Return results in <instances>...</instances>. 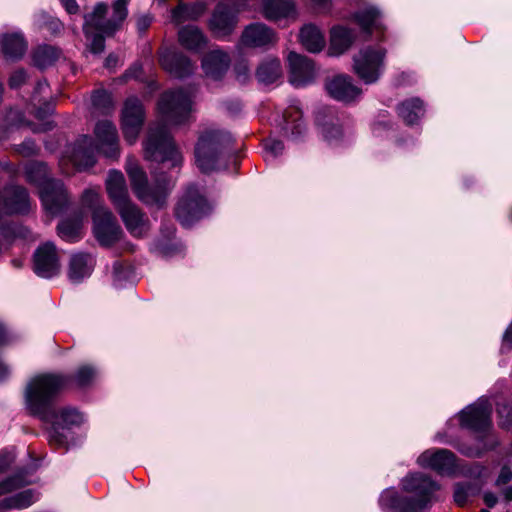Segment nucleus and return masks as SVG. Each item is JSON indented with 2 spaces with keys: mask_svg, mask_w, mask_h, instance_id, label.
I'll return each instance as SVG.
<instances>
[{
  "mask_svg": "<svg viewBox=\"0 0 512 512\" xmlns=\"http://www.w3.org/2000/svg\"><path fill=\"white\" fill-rule=\"evenodd\" d=\"M95 266L94 258L87 253H77L71 256L68 268V278L73 283H80L92 274Z\"/></svg>",
  "mask_w": 512,
  "mask_h": 512,
  "instance_id": "obj_26",
  "label": "nucleus"
},
{
  "mask_svg": "<svg viewBox=\"0 0 512 512\" xmlns=\"http://www.w3.org/2000/svg\"><path fill=\"white\" fill-rule=\"evenodd\" d=\"M232 141L230 133L207 128L197 139L194 149L195 164L203 173H210L217 169L219 159L224 148Z\"/></svg>",
  "mask_w": 512,
  "mask_h": 512,
  "instance_id": "obj_7",
  "label": "nucleus"
},
{
  "mask_svg": "<svg viewBox=\"0 0 512 512\" xmlns=\"http://www.w3.org/2000/svg\"><path fill=\"white\" fill-rule=\"evenodd\" d=\"M6 340V328L3 323L0 322V344Z\"/></svg>",
  "mask_w": 512,
  "mask_h": 512,
  "instance_id": "obj_64",
  "label": "nucleus"
},
{
  "mask_svg": "<svg viewBox=\"0 0 512 512\" xmlns=\"http://www.w3.org/2000/svg\"><path fill=\"white\" fill-rule=\"evenodd\" d=\"M161 66L171 75L183 78L193 73L195 67L184 54L167 50L160 56Z\"/></svg>",
  "mask_w": 512,
  "mask_h": 512,
  "instance_id": "obj_23",
  "label": "nucleus"
},
{
  "mask_svg": "<svg viewBox=\"0 0 512 512\" xmlns=\"http://www.w3.org/2000/svg\"><path fill=\"white\" fill-rule=\"evenodd\" d=\"M288 63L292 85L303 87L313 82L316 71L312 60L296 52H290Z\"/></svg>",
  "mask_w": 512,
  "mask_h": 512,
  "instance_id": "obj_20",
  "label": "nucleus"
},
{
  "mask_svg": "<svg viewBox=\"0 0 512 512\" xmlns=\"http://www.w3.org/2000/svg\"><path fill=\"white\" fill-rule=\"evenodd\" d=\"M93 234L102 246L117 242L123 231L109 208H98L92 215Z\"/></svg>",
  "mask_w": 512,
  "mask_h": 512,
  "instance_id": "obj_13",
  "label": "nucleus"
},
{
  "mask_svg": "<svg viewBox=\"0 0 512 512\" xmlns=\"http://www.w3.org/2000/svg\"><path fill=\"white\" fill-rule=\"evenodd\" d=\"M229 66V55L220 49L210 51L202 59V68L206 76L214 80L221 79Z\"/></svg>",
  "mask_w": 512,
  "mask_h": 512,
  "instance_id": "obj_24",
  "label": "nucleus"
},
{
  "mask_svg": "<svg viewBox=\"0 0 512 512\" xmlns=\"http://www.w3.org/2000/svg\"><path fill=\"white\" fill-rule=\"evenodd\" d=\"M299 41L310 53H319L326 45L324 33L318 26L312 23L305 24L301 27L299 31Z\"/></svg>",
  "mask_w": 512,
  "mask_h": 512,
  "instance_id": "obj_28",
  "label": "nucleus"
},
{
  "mask_svg": "<svg viewBox=\"0 0 512 512\" xmlns=\"http://www.w3.org/2000/svg\"><path fill=\"white\" fill-rule=\"evenodd\" d=\"M158 110L165 122L171 125L184 124L192 112V92L182 89L165 92L158 102Z\"/></svg>",
  "mask_w": 512,
  "mask_h": 512,
  "instance_id": "obj_9",
  "label": "nucleus"
},
{
  "mask_svg": "<svg viewBox=\"0 0 512 512\" xmlns=\"http://www.w3.org/2000/svg\"><path fill=\"white\" fill-rule=\"evenodd\" d=\"M502 494L506 501H512V485L503 489Z\"/></svg>",
  "mask_w": 512,
  "mask_h": 512,
  "instance_id": "obj_62",
  "label": "nucleus"
},
{
  "mask_svg": "<svg viewBox=\"0 0 512 512\" xmlns=\"http://www.w3.org/2000/svg\"><path fill=\"white\" fill-rule=\"evenodd\" d=\"M53 416L51 420H43L52 426L49 441L56 446H64L66 444V437L58 430L79 426L84 421V417L77 409L71 407L59 409L54 407Z\"/></svg>",
  "mask_w": 512,
  "mask_h": 512,
  "instance_id": "obj_15",
  "label": "nucleus"
},
{
  "mask_svg": "<svg viewBox=\"0 0 512 512\" xmlns=\"http://www.w3.org/2000/svg\"><path fill=\"white\" fill-rule=\"evenodd\" d=\"M26 178L39 188L44 209L56 215L68 203V195L61 181L49 177L48 167L41 162L30 163L25 168Z\"/></svg>",
  "mask_w": 512,
  "mask_h": 512,
  "instance_id": "obj_6",
  "label": "nucleus"
},
{
  "mask_svg": "<svg viewBox=\"0 0 512 512\" xmlns=\"http://www.w3.org/2000/svg\"><path fill=\"white\" fill-rule=\"evenodd\" d=\"M129 0H116L112 4V15L106 18L108 12L107 4L103 2L97 3L93 11L84 16L83 30L88 36L92 30H98L106 33L108 36L113 35L120 29L128 15Z\"/></svg>",
  "mask_w": 512,
  "mask_h": 512,
  "instance_id": "obj_8",
  "label": "nucleus"
},
{
  "mask_svg": "<svg viewBox=\"0 0 512 512\" xmlns=\"http://www.w3.org/2000/svg\"><path fill=\"white\" fill-rule=\"evenodd\" d=\"M82 203L85 207L89 208L92 212V214L97 210L98 208H107L103 200L101 199V196L99 194L98 189L89 188L86 189L83 192L82 195Z\"/></svg>",
  "mask_w": 512,
  "mask_h": 512,
  "instance_id": "obj_40",
  "label": "nucleus"
},
{
  "mask_svg": "<svg viewBox=\"0 0 512 512\" xmlns=\"http://www.w3.org/2000/svg\"><path fill=\"white\" fill-rule=\"evenodd\" d=\"M205 10V6L201 3L193 5L179 4L172 10V20L180 24L186 20H195L200 17Z\"/></svg>",
  "mask_w": 512,
  "mask_h": 512,
  "instance_id": "obj_38",
  "label": "nucleus"
},
{
  "mask_svg": "<svg viewBox=\"0 0 512 512\" xmlns=\"http://www.w3.org/2000/svg\"><path fill=\"white\" fill-rule=\"evenodd\" d=\"M48 88V83L46 81H39L35 88L34 94L32 96V100L34 102H40L41 99L37 98V95L43 93Z\"/></svg>",
  "mask_w": 512,
  "mask_h": 512,
  "instance_id": "obj_56",
  "label": "nucleus"
},
{
  "mask_svg": "<svg viewBox=\"0 0 512 512\" xmlns=\"http://www.w3.org/2000/svg\"><path fill=\"white\" fill-rule=\"evenodd\" d=\"M37 145L31 139H27L23 141L20 145L17 146L16 151L23 156H32L37 153Z\"/></svg>",
  "mask_w": 512,
  "mask_h": 512,
  "instance_id": "obj_49",
  "label": "nucleus"
},
{
  "mask_svg": "<svg viewBox=\"0 0 512 512\" xmlns=\"http://www.w3.org/2000/svg\"><path fill=\"white\" fill-rule=\"evenodd\" d=\"M497 414L499 416V426L509 428L512 424V404L508 401L499 403Z\"/></svg>",
  "mask_w": 512,
  "mask_h": 512,
  "instance_id": "obj_44",
  "label": "nucleus"
},
{
  "mask_svg": "<svg viewBox=\"0 0 512 512\" xmlns=\"http://www.w3.org/2000/svg\"><path fill=\"white\" fill-rule=\"evenodd\" d=\"M106 190L115 209L131 202L124 175L119 171L109 172L106 179Z\"/></svg>",
  "mask_w": 512,
  "mask_h": 512,
  "instance_id": "obj_25",
  "label": "nucleus"
},
{
  "mask_svg": "<svg viewBox=\"0 0 512 512\" xmlns=\"http://www.w3.org/2000/svg\"><path fill=\"white\" fill-rule=\"evenodd\" d=\"M260 12L266 20L272 22L296 21L299 16L295 0H262Z\"/></svg>",
  "mask_w": 512,
  "mask_h": 512,
  "instance_id": "obj_19",
  "label": "nucleus"
},
{
  "mask_svg": "<svg viewBox=\"0 0 512 512\" xmlns=\"http://www.w3.org/2000/svg\"><path fill=\"white\" fill-rule=\"evenodd\" d=\"M398 113L408 125H412L424 114L423 103L418 98L407 100L398 107Z\"/></svg>",
  "mask_w": 512,
  "mask_h": 512,
  "instance_id": "obj_36",
  "label": "nucleus"
},
{
  "mask_svg": "<svg viewBox=\"0 0 512 512\" xmlns=\"http://www.w3.org/2000/svg\"><path fill=\"white\" fill-rule=\"evenodd\" d=\"M97 377V370L90 365H83L77 369L74 375L76 384L80 387L90 385Z\"/></svg>",
  "mask_w": 512,
  "mask_h": 512,
  "instance_id": "obj_41",
  "label": "nucleus"
},
{
  "mask_svg": "<svg viewBox=\"0 0 512 512\" xmlns=\"http://www.w3.org/2000/svg\"><path fill=\"white\" fill-rule=\"evenodd\" d=\"M236 77L240 82H246L250 77V67L246 61H241L235 66Z\"/></svg>",
  "mask_w": 512,
  "mask_h": 512,
  "instance_id": "obj_51",
  "label": "nucleus"
},
{
  "mask_svg": "<svg viewBox=\"0 0 512 512\" xmlns=\"http://www.w3.org/2000/svg\"><path fill=\"white\" fill-rule=\"evenodd\" d=\"M313 5L316 7L324 8L327 7L330 3V0H311Z\"/></svg>",
  "mask_w": 512,
  "mask_h": 512,
  "instance_id": "obj_63",
  "label": "nucleus"
},
{
  "mask_svg": "<svg viewBox=\"0 0 512 512\" xmlns=\"http://www.w3.org/2000/svg\"><path fill=\"white\" fill-rule=\"evenodd\" d=\"M210 210L209 203L199 189L190 185L180 198L175 209V215L184 227H189L206 216Z\"/></svg>",
  "mask_w": 512,
  "mask_h": 512,
  "instance_id": "obj_11",
  "label": "nucleus"
},
{
  "mask_svg": "<svg viewBox=\"0 0 512 512\" xmlns=\"http://www.w3.org/2000/svg\"><path fill=\"white\" fill-rule=\"evenodd\" d=\"M325 89L330 97L345 103L355 101L362 94L361 88L353 83L350 76L344 74L328 78L325 82Z\"/></svg>",
  "mask_w": 512,
  "mask_h": 512,
  "instance_id": "obj_18",
  "label": "nucleus"
},
{
  "mask_svg": "<svg viewBox=\"0 0 512 512\" xmlns=\"http://www.w3.org/2000/svg\"><path fill=\"white\" fill-rule=\"evenodd\" d=\"M317 124L324 139L329 143H333L339 140L342 136V129L339 124V119L333 114H329L323 117L321 114H318Z\"/></svg>",
  "mask_w": 512,
  "mask_h": 512,
  "instance_id": "obj_32",
  "label": "nucleus"
},
{
  "mask_svg": "<svg viewBox=\"0 0 512 512\" xmlns=\"http://www.w3.org/2000/svg\"><path fill=\"white\" fill-rule=\"evenodd\" d=\"M301 118V112L297 109H291L284 114L285 125L283 130L285 135L291 140H297L305 131Z\"/></svg>",
  "mask_w": 512,
  "mask_h": 512,
  "instance_id": "obj_34",
  "label": "nucleus"
},
{
  "mask_svg": "<svg viewBox=\"0 0 512 512\" xmlns=\"http://www.w3.org/2000/svg\"><path fill=\"white\" fill-rule=\"evenodd\" d=\"M417 463L441 475H452L458 468L456 456L447 449H428L420 454Z\"/></svg>",
  "mask_w": 512,
  "mask_h": 512,
  "instance_id": "obj_16",
  "label": "nucleus"
},
{
  "mask_svg": "<svg viewBox=\"0 0 512 512\" xmlns=\"http://www.w3.org/2000/svg\"><path fill=\"white\" fill-rule=\"evenodd\" d=\"M153 22L151 14H141L136 18V28L139 34H144Z\"/></svg>",
  "mask_w": 512,
  "mask_h": 512,
  "instance_id": "obj_50",
  "label": "nucleus"
},
{
  "mask_svg": "<svg viewBox=\"0 0 512 512\" xmlns=\"http://www.w3.org/2000/svg\"><path fill=\"white\" fill-rule=\"evenodd\" d=\"M380 17V11L374 6L361 9L354 15L355 21L363 31H369L371 28H380Z\"/></svg>",
  "mask_w": 512,
  "mask_h": 512,
  "instance_id": "obj_37",
  "label": "nucleus"
},
{
  "mask_svg": "<svg viewBox=\"0 0 512 512\" xmlns=\"http://www.w3.org/2000/svg\"><path fill=\"white\" fill-rule=\"evenodd\" d=\"M29 210V197L25 188L9 186L0 190V212L5 215L26 213Z\"/></svg>",
  "mask_w": 512,
  "mask_h": 512,
  "instance_id": "obj_21",
  "label": "nucleus"
},
{
  "mask_svg": "<svg viewBox=\"0 0 512 512\" xmlns=\"http://www.w3.org/2000/svg\"><path fill=\"white\" fill-rule=\"evenodd\" d=\"M9 368L6 364L0 361V381L6 379L9 376Z\"/></svg>",
  "mask_w": 512,
  "mask_h": 512,
  "instance_id": "obj_59",
  "label": "nucleus"
},
{
  "mask_svg": "<svg viewBox=\"0 0 512 512\" xmlns=\"http://www.w3.org/2000/svg\"><path fill=\"white\" fill-rule=\"evenodd\" d=\"M27 50V43L21 33L4 34L1 38V51L6 59L18 60Z\"/></svg>",
  "mask_w": 512,
  "mask_h": 512,
  "instance_id": "obj_30",
  "label": "nucleus"
},
{
  "mask_svg": "<svg viewBox=\"0 0 512 512\" xmlns=\"http://www.w3.org/2000/svg\"><path fill=\"white\" fill-rule=\"evenodd\" d=\"M355 40L353 30L344 26H335L330 31L328 54L330 56H340L352 46Z\"/></svg>",
  "mask_w": 512,
  "mask_h": 512,
  "instance_id": "obj_27",
  "label": "nucleus"
},
{
  "mask_svg": "<svg viewBox=\"0 0 512 512\" xmlns=\"http://www.w3.org/2000/svg\"><path fill=\"white\" fill-rule=\"evenodd\" d=\"M12 455L9 452H0V473L5 471L12 462Z\"/></svg>",
  "mask_w": 512,
  "mask_h": 512,
  "instance_id": "obj_53",
  "label": "nucleus"
},
{
  "mask_svg": "<svg viewBox=\"0 0 512 512\" xmlns=\"http://www.w3.org/2000/svg\"><path fill=\"white\" fill-rule=\"evenodd\" d=\"M119 59L115 54H109L105 59V67L107 69H114L118 65Z\"/></svg>",
  "mask_w": 512,
  "mask_h": 512,
  "instance_id": "obj_58",
  "label": "nucleus"
},
{
  "mask_svg": "<svg viewBox=\"0 0 512 512\" xmlns=\"http://www.w3.org/2000/svg\"><path fill=\"white\" fill-rule=\"evenodd\" d=\"M60 56V51L50 45L38 46L32 54L33 63L40 69L53 65Z\"/></svg>",
  "mask_w": 512,
  "mask_h": 512,
  "instance_id": "obj_35",
  "label": "nucleus"
},
{
  "mask_svg": "<svg viewBox=\"0 0 512 512\" xmlns=\"http://www.w3.org/2000/svg\"><path fill=\"white\" fill-rule=\"evenodd\" d=\"M278 41L276 32L261 22L247 25L238 40L237 48L242 49H270Z\"/></svg>",
  "mask_w": 512,
  "mask_h": 512,
  "instance_id": "obj_14",
  "label": "nucleus"
},
{
  "mask_svg": "<svg viewBox=\"0 0 512 512\" xmlns=\"http://www.w3.org/2000/svg\"><path fill=\"white\" fill-rule=\"evenodd\" d=\"M227 109L232 113H237L241 109V104L238 101L231 103V106L227 104Z\"/></svg>",
  "mask_w": 512,
  "mask_h": 512,
  "instance_id": "obj_61",
  "label": "nucleus"
},
{
  "mask_svg": "<svg viewBox=\"0 0 512 512\" xmlns=\"http://www.w3.org/2000/svg\"><path fill=\"white\" fill-rule=\"evenodd\" d=\"M92 105L103 113L112 107L111 95L106 91H95L91 96Z\"/></svg>",
  "mask_w": 512,
  "mask_h": 512,
  "instance_id": "obj_43",
  "label": "nucleus"
},
{
  "mask_svg": "<svg viewBox=\"0 0 512 512\" xmlns=\"http://www.w3.org/2000/svg\"><path fill=\"white\" fill-rule=\"evenodd\" d=\"M104 35L106 33L100 32L98 30H92L89 36L85 33V36L88 40H90V51L94 54H100L104 51L105 48V40Z\"/></svg>",
  "mask_w": 512,
  "mask_h": 512,
  "instance_id": "obj_46",
  "label": "nucleus"
},
{
  "mask_svg": "<svg viewBox=\"0 0 512 512\" xmlns=\"http://www.w3.org/2000/svg\"><path fill=\"white\" fill-rule=\"evenodd\" d=\"M178 40L184 48L193 52H200L207 44L206 36L194 25L182 27L178 32Z\"/></svg>",
  "mask_w": 512,
  "mask_h": 512,
  "instance_id": "obj_31",
  "label": "nucleus"
},
{
  "mask_svg": "<svg viewBox=\"0 0 512 512\" xmlns=\"http://www.w3.org/2000/svg\"><path fill=\"white\" fill-rule=\"evenodd\" d=\"M83 219L78 216L61 221L57 227L58 235L67 242H76L82 238Z\"/></svg>",
  "mask_w": 512,
  "mask_h": 512,
  "instance_id": "obj_33",
  "label": "nucleus"
},
{
  "mask_svg": "<svg viewBox=\"0 0 512 512\" xmlns=\"http://www.w3.org/2000/svg\"><path fill=\"white\" fill-rule=\"evenodd\" d=\"M386 50L367 46L354 55L353 70L365 83L373 84L379 80L385 68Z\"/></svg>",
  "mask_w": 512,
  "mask_h": 512,
  "instance_id": "obj_10",
  "label": "nucleus"
},
{
  "mask_svg": "<svg viewBox=\"0 0 512 512\" xmlns=\"http://www.w3.org/2000/svg\"><path fill=\"white\" fill-rule=\"evenodd\" d=\"M265 151V159L273 160L277 156L281 155L284 150V145L280 140L277 139H266L263 143Z\"/></svg>",
  "mask_w": 512,
  "mask_h": 512,
  "instance_id": "obj_45",
  "label": "nucleus"
},
{
  "mask_svg": "<svg viewBox=\"0 0 512 512\" xmlns=\"http://www.w3.org/2000/svg\"><path fill=\"white\" fill-rule=\"evenodd\" d=\"M283 70L280 60L275 57H266L258 65L255 76L259 83L269 85L282 77Z\"/></svg>",
  "mask_w": 512,
  "mask_h": 512,
  "instance_id": "obj_29",
  "label": "nucleus"
},
{
  "mask_svg": "<svg viewBox=\"0 0 512 512\" xmlns=\"http://www.w3.org/2000/svg\"><path fill=\"white\" fill-rule=\"evenodd\" d=\"M116 210L132 236L140 238L147 234L149 220L136 204L127 202Z\"/></svg>",
  "mask_w": 512,
  "mask_h": 512,
  "instance_id": "obj_22",
  "label": "nucleus"
},
{
  "mask_svg": "<svg viewBox=\"0 0 512 512\" xmlns=\"http://www.w3.org/2000/svg\"><path fill=\"white\" fill-rule=\"evenodd\" d=\"M34 272L42 278H52L60 272V262L56 247L45 243L34 253Z\"/></svg>",
  "mask_w": 512,
  "mask_h": 512,
  "instance_id": "obj_17",
  "label": "nucleus"
},
{
  "mask_svg": "<svg viewBox=\"0 0 512 512\" xmlns=\"http://www.w3.org/2000/svg\"><path fill=\"white\" fill-rule=\"evenodd\" d=\"M144 151L148 160L161 166L153 171L156 186L150 187L144 171L136 165H130L127 168V173L132 189L144 204L162 207L175 183L174 177L166 176L162 170L180 166L182 156L170 137L166 125L162 123H156L150 127L147 140L144 143Z\"/></svg>",
  "mask_w": 512,
  "mask_h": 512,
  "instance_id": "obj_1",
  "label": "nucleus"
},
{
  "mask_svg": "<svg viewBox=\"0 0 512 512\" xmlns=\"http://www.w3.org/2000/svg\"><path fill=\"white\" fill-rule=\"evenodd\" d=\"M402 496L394 488L382 491L379 506L383 512H423L436 500L439 485L423 473H410L401 480Z\"/></svg>",
  "mask_w": 512,
  "mask_h": 512,
  "instance_id": "obj_2",
  "label": "nucleus"
},
{
  "mask_svg": "<svg viewBox=\"0 0 512 512\" xmlns=\"http://www.w3.org/2000/svg\"><path fill=\"white\" fill-rule=\"evenodd\" d=\"M21 486H23V482L19 477H10L3 482H0V495L12 492Z\"/></svg>",
  "mask_w": 512,
  "mask_h": 512,
  "instance_id": "obj_47",
  "label": "nucleus"
},
{
  "mask_svg": "<svg viewBox=\"0 0 512 512\" xmlns=\"http://www.w3.org/2000/svg\"><path fill=\"white\" fill-rule=\"evenodd\" d=\"M44 25L52 33H59L62 29L61 22L55 18H49Z\"/></svg>",
  "mask_w": 512,
  "mask_h": 512,
  "instance_id": "obj_54",
  "label": "nucleus"
},
{
  "mask_svg": "<svg viewBox=\"0 0 512 512\" xmlns=\"http://www.w3.org/2000/svg\"><path fill=\"white\" fill-rule=\"evenodd\" d=\"M145 120V111L141 101L136 97H129L121 112V129L125 141L132 145L139 136Z\"/></svg>",
  "mask_w": 512,
  "mask_h": 512,
  "instance_id": "obj_12",
  "label": "nucleus"
},
{
  "mask_svg": "<svg viewBox=\"0 0 512 512\" xmlns=\"http://www.w3.org/2000/svg\"><path fill=\"white\" fill-rule=\"evenodd\" d=\"M483 499L485 504L490 508L494 507L498 502L497 496L492 492H486L483 496Z\"/></svg>",
  "mask_w": 512,
  "mask_h": 512,
  "instance_id": "obj_57",
  "label": "nucleus"
},
{
  "mask_svg": "<svg viewBox=\"0 0 512 512\" xmlns=\"http://www.w3.org/2000/svg\"><path fill=\"white\" fill-rule=\"evenodd\" d=\"M512 479V470L509 466L504 465L495 481V486L500 487L507 484Z\"/></svg>",
  "mask_w": 512,
  "mask_h": 512,
  "instance_id": "obj_52",
  "label": "nucleus"
},
{
  "mask_svg": "<svg viewBox=\"0 0 512 512\" xmlns=\"http://www.w3.org/2000/svg\"><path fill=\"white\" fill-rule=\"evenodd\" d=\"M504 344L510 343L512 344V324L507 328L504 337H503Z\"/></svg>",
  "mask_w": 512,
  "mask_h": 512,
  "instance_id": "obj_60",
  "label": "nucleus"
},
{
  "mask_svg": "<svg viewBox=\"0 0 512 512\" xmlns=\"http://www.w3.org/2000/svg\"><path fill=\"white\" fill-rule=\"evenodd\" d=\"M94 136L95 142L86 135L81 136L70 152L69 160L79 169H86L94 164L96 151L111 159L117 158L120 154L118 131L111 121L97 122Z\"/></svg>",
  "mask_w": 512,
  "mask_h": 512,
  "instance_id": "obj_4",
  "label": "nucleus"
},
{
  "mask_svg": "<svg viewBox=\"0 0 512 512\" xmlns=\"http://www.w3.org/2000/svg\"><path fill=\"white\" fill-rule=\"evenodd\" d=\"M27 80V73L24 69H17L9 78L10 88L16 89L21 87Z\"/></svg>",
  "mask_w": 512,
  "mask_h": 512,
  "instance_id": "obj_48",
  "label": "nucleus"
},
{
  "mask_svg": "<svg viewBox=\"0 0 512 512\" xmlns=\"http://www.w3.org/2000/svg\"><path fill=\"white\" fill-rule=\"evenodd\" d=\"M68 377L60 373H38L25 387L24 399L28 411L41 420H51L54 402L65 388Z\"/></svg>",
  "mask_w": 512,
  "mask_h": 512,
  "instance_id": "obj_5",
  "label": "nucleus"
},
{
  "mask_svg": "<svg viewBox=\"0 0 512 512\" xmlns=\"http://www.w3.org/2000/svg\"><path fill=\"white\" fill-rule=\"evenodd\" d=\"M61 3L69 14H76L79 10L76 0H63Z\"/></svg>",
  "mask_w": 512,
  "mask_h": 512,
  "instance_id": "obj_55",
  "label": "nucleus"
},
{
  "mask_svg": "<svg viewBox=\"0 0 512 512\" xmlns=\"http://www.w3.org/2000/svg\"><path fill=\"white\" fill-rule=\"evenodd\" d=\"M475 493L476 489L470 483H458L454 489V500L459 506H463Z\"/></svg>",
  "mask_w": 512,
  "mask_h": 512,
  "instance_id": "obj_42",
  "label": "nucleus"
},
{
  "mask_svg": "<svg viewBox=\"0 0 512 512\" xmlns=\"http://www.w3.org/2000/svg\"><path fill=\"white\" fill-rule=\"evenodd\" d=\"M491 415L492 404L488 396H481L459 412L460 426L474 432L479 437L475 447L462 446L460 448L462 454L468 457H481L485 452L498 445V440L493 433Z\"/></svg>",
  "mask_w": 512,
  "mask_h": 512,
  "instance_id": "obj_3",
  "label": "nucleus"
},
{
  "mask_svg": "<svg viewBox=\"0 0 512 512\" xmlns=\"http://www.w3.org/2000/svg\"><path fill=\"white\" fill-rule=\"evenodd\" d=\"M34 502L31 490H25L18 494L0 500V510L25 509Z\"/></svg>",
  "mask_w": 512,
  "mask_h": 512,
  "instance_id": "obj_39",
  "label": "nucleus"
}]
</instances>
